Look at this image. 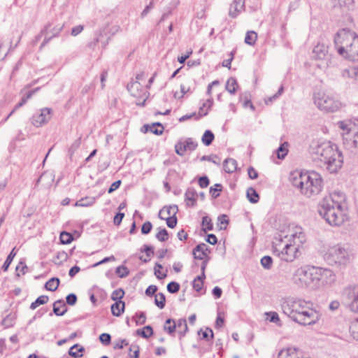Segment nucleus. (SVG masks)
I'll list each match as a JSON object with an SVG mask.
<instances>
[{
	"mask_svg": "<svg viewBox=\"0 0 358 358\" xmlns=\"http://www.w3.org/2000/svg\"><path fill=\"white\" fill-rule=\"evenodd\" d=\"M309 152L315 164L330 173H337L343 166V154L337 145L331 141L314 140Z\"/></svg>",
	"mask_w": 358,
	"mask_h": 358,
	"instance_id": "1",
	"label": "nucleus"
},
{
	"mask_svg": "<svg viewBox=\"0 0 358 358\" xmlns=\"http://www.w3.org/2000/svg\"><path fill=\"white\" fill-rule=\"evenodd\" d=\"M305 241V234L301 228L282 232L273 243V252L282 260L291 262L297 257L300 245Z\"/></svg>",
	"mask_w": 358,
	"mask_h": 358,
	"instance_id": "2",
	"label": "nucleus"
},
{
	"mask_svg": "<svg viewBox=\"0 0 358 358\" xmlns=\"http://www.w3.org/2000/svg\"><path fill=\"white\" fill-rule=\"evenodd\" d=\"M289 180L293 187L308 198L319 194L323 188L322 178L315 171H294L290 175Z\"/></svg>",
	"mask_w": 358,
	"mask_h": 358,
	"instance_id": "3",
	"label": "nucleus"
},
{
	"mask_svg": "<svg viewBox=\"0 0 358 358\" xmlns=\"http://www.w3.org/2000/svg\"><path fill=\"white\" fill-rule=\"evenodd\" d=\"M344 200L343 193H334L320 203L318 213L329 225L340 226L343 223L342 201Z\"/></svg>",
	"mask_w": 358,
	"mask_h": 358,
	"instance_id": "4",
	"label": "nucleus"
},
{
	"mask_svg": "<svg viewBox=\"0 0 358 358\" xmlns=\"http://www.w3.org/2000/svg\"><path fill=\"white\" fill-rule=\"evenodd\" d=\"M338 53L352 61L358 60V36L347 29L339 30L334 37Z\"/></svg>",
	"mask_w": 358,
	"mask_h": 358,
	"instance_id": "5",
	"label": "nucleus"
},
{
	"mask_svg": "<svg viewBox=\"0 0 358 358\" xmlns=\"http://www.w3.org/2000/svg\"><path fill=\"white\" fill-rule=\"evenodd\" d=\"M352 253L346 244H336L330 246L324 255L327 264L339 268H343L350 263Z\"/></svg>",
	"mask_w": 358,
	"mask_h": 358,
	"instance_id": "6",
	"label": "nucleus"
},
{
	"mask_svg": "<svg viewBox=\"0 0 358 358\" xmlns=\"http://www.w3.org/2000/svg\"><path fill=\"white\" fill-rule=\"evenodd\" d=\"M291 280L299 288L317 289L315 266H303L296 268Z\"/></svg>",
	"mask_w": 358,
	"mask_h": 358,
	"instance_id": "7",
	"label": "nucleus"
},
{
	"mask_svg": "<svg viewBox=\"0 0 358 358\" xmlns=\"http://www.w3.org/2000/svg\"><path fill=\"white\" fill-rule=\"evenodd\" d=\"M337 124L342 130L343 143L345 149L358 154V125L346 121H339Z\"/></svg>",
	"mask_w": 358,
	"mask_h": 358,
	"instance_id": "8",
	"label": "nucleus"
},
{
	"mask_svg": "<svg viewBox=\"0 0 358 358\" xmlns=\"http://www.w3.org/2000/svg\"><path fill=\"white\" fill-rule=\"evenodd\" d=\"M307 301L301 298L287 297L282 299L280 306L282 313L292 321H294L301 310L303 309L304 306L308 304Z\"/></svg>",
	"mask_w": 358,
	"mask_h": 358,
	"instance_id": "9",
	"label": "nucleus"
},
{
	"mask_svg": "<svg viewBox=\"0 0 358 358\" xmlns=\"http://www.w3.org/2000/svg\"><path fill=\"white\" fill-rule=\"evenodd\" d=\"M307 303L304 306L306 308L301 310L300 313L294 321L303 326L315 324L320 320L322 315L313 302L308 301Z\"/></svg>",
	"mask_w": 358,
	"mask_h": 358,
	"instance_id": "10",
	"label": "nucleus"
},
{
	"mask_svg": "<svg viewBox=\"0 0 358 358\" xmlns=\"http://www.w3.org/2000/svg\"><path fill=\"white\" fill-rule=\"evenodd\" d=\"M314 103L319 109L325 112H334L341 107V103L338 100L323 92L314 94Z\"/></svg>",
	"mask_w": 358,
	"mask_h": 358,
	"instance_id": "11",
	"label": "nucleus"
},
{
	"mask_svg": "<svg viewBox=\"0 0 358 358\" xmlns=\"http://www.w3.org/2000/svg\"><path fill=\"white\" fill-rule=\"evenodd\" d=\"M312 57L314 59L320 61L317 66L321 69L325 70L331 64V55L329 54V47L324 43H318L315 46Z\"/></svg>",
	"mask_w": 358,
	"mask_h": 358,
	"instance_id": "12",
	"label": "nucleus"
},
{
	"mask_svg": "<svg viewBox=\"0 0 358 358\" xmlns=\"http://www.w3.org/2000/svg\"><path fill=\"white\" fill-rule=\"evenodd\" d=\"M315 271L317 289L325 285H329L334 282L335 274L331 270L315 266Z\"/></svg>",
	"mask_w": 358,
	"mask_h": 358,
	"instance_id": "13",
	"label": "nucleus"
},
{
	"mask_svg": "<svg viewBox=\"0 0 358 358\" xmlns=\"http://www.w3.org/2000/svg\"><path fill=\"white\" fill-rule=\"evenodd\" d=\"M52 109L50 108H41L31 117V124L36 127H40L48 123L51 118Z\"/></svg>",
	"mask_w": 358,
	"mask_h": 358,
	"instance_id": "14",
	"label": "nucleus"
},
{
	"mask_svg": "<svg viewBox=\"0 0 358 358\" xmlns=\"http://www.w3.org/2000/svg\"><path fill=\"white\" fill-rule=\"evenodd\" d=\"M198 146V143L192 138L180 140L175 145V150L177 155L183 156L186 151H193Z\"/></svg>",
	"mask_w": 358,
	"mask_h": 358,
	"instance_id": "15",
	"label": "nucleus"
},
{
	"mask_svg": "<svg viewBox=\"0 0 358 358\" xmlns=\"http://www.w3.org/2000/svg\"><path fill=\"white\" fill-rule=\"evenodd\" d=\"M244 8L245 0H234L230 5L229 15L232 18H235L244 10Z\"/></svg>",
	"mask_w": 358,
	"mask_h": 358,
	"instance_id": "16",
	"label": "nucleus"
},
{
	"mask_svg": "<svg viewBox=\"0 0 358 358\" xmlns=\"http://www.w3.org/2000/svg\"><path fill=\"white\" fill-rule=\"evenodd\" d=\"M127 90L131 95L136 97H141L145 95L141 84L138 81H134L127 85Z\"/></svg>",
	"mask_w": 358,
	"mask_h": 358,
	"instance_id": "17",
	"label": "nucleus"
},
{
	"mask_svg": "<svg viewBox=\"0 0 358 358\" xmlns=\"http://www.w3.org/2000/svg\"><path fill=\"white\" fill-rule=\"evenodd\" d=\"M207 252H210L208 246L205 243H200L193 249L194 257L199 260H203L207 257Z\"/></svg>",
	"mask_w": 358,
	"mask_h": 358,
	"instance_id": "18",
	"label": "nucleus"
},
{
	"mask_svg": "<svg viewBox=\"0 0 358 358\" xmlns=\"http://www.w3.org/2000/svg\"><path fill=\"white\" fill-rule=\"evenodd\" d=\"M178 211V208L176 205L164 206L159 210V217L160 219H164V217H174L176 216Z\"/></svg>",
	"mask_w": 358,
	"mask_h": 358,
	"instance_id": "19",
	"label": "nucleus"
},
{
	"mask_svg": "<svg viewBox=\"0 0 358 358\" xmlns=\"http://www.w3.org/2000/svg\"><path fill=\"white\" fill-rule=\"evenodd\" d=\"M197 193L194 188L189 187L185 192V201L186 202V205L187 206L193 207L196 204V197L197 196Z\"/></svg>",
	"mask_w": 358,
	"mask_h": 358,
	"instance_id": "20",
	"label": "nucleus"
},
{
	"mask_svg": "<svg viewBox=\"0 0 358 358\" xmlns=\"http://www.w3.org/2000/svg\"><path fill=\"white\" fill-rule=\"evenodd\" d=\"M349 294L351 299L350 310L353 312H358V285L355 286Z\"/></svg>",
	"mask_w": 358,
	"mask_h": 358,
	"instance_id": "21",
	"label": "nucleus"
},
{
	"mask_svg": "<svg viewBox=\"0 0 358 358\" xmlns=\"http://www.w3.org/2000/svg\"><path fill=\"white\" fill-rule=\"evenodd\" d=\"M67 307L62 299H59L53 303V313L57 316H62L67 312Z\"/></svg>",
	"mask_w": 358,
	"mask_h": 358,
	"instance_id": "22",
	"label": "nucleus"
},
{
	"mask_svg": "<svg viewBox=\"0 0 358 358\" xmlns=\"http://www.w3.org/2000/svg\"><path fill=\"white\" fill-rule=\"evenodd\" d=\"M176 322V328L179 334V338L182 339L188 331L187 321L185 318L179 319Z\"/></svg>",
	"mask_w": 358,
	"mask_h": 358,
	"instance_id": "23",
	"label": "nucleus"
},
{
	"mask_svg": "<svg viewBox=\"0 0 358 358\" xmlns=\"http://www.w3.org/2000/svg\"><path fill=\"white\" fill-rule=\"evenodd\" d=\"M237 169V162L233 158H227L223 162V169L226 173H231Z\"/></svg>",
	"mask_w": 358,
	"mask_h": 358,
	"instance_id": "24",
	"label": "nucleus"
},
{
	"mask_svg": "<svg viewBox=\"0 0 358 358\" xmlns=\"http://www.w3.org/2000/svg\"><path fill=\"white\" fill-rule=\"evenodd\" d=\"M125 303L122 300L117 301L111 306V313L113 315L119 317L124 312Z\"/></svg>",
	"mask_w": 358,
	"mask_h": 358,
	"instance_id": "25",
	"label": "nucleus"
},
{
	"mask_svg": "<svg viewBox=\"0 0 358 358\" xmlns=\"http://www.w3.org/2000/svg\"><path fill=\"white\" fill-rule=\"evenodd\" d=\"M85 348L83 346H80L79 344H75L71 346L69 350V355L74 358H79L83 356L82 354H79V352H84Z\"/></svg>",
	"mask_w": 358,
	"mask_h": 358,
	"instance_id": "26",
	"label": "nucleus"
},
{
	"mask_svg": "<svg viewBox=\"0 0 358 358\" xmlns=\"http://www.w3.org/2000/svg\"><path fill=\"white\" fill-rule=\"evenodd\" d=\"M59 282V279L58 278L54 277L46 282L45 287L48 291L54 292L58 288Z\"/></svg>",
	"mask_w": 358,
	"mask_h": 358,
	"instance_id": "27",
	"label": "nucleus"
},
{
	"mask_svg": "<svg viewBox=\"0 0 358 358\" xmlns=\"http://www.w3.org/2000/svg\"><path fill=\"white\" fill-rule=\"evenodd\" d=\"M164 329L169 334L175 333L176 329V322L173 319H167L165 322Z\"/></svg>",
	"mask_w": 358,
	"mask_h": 358,
	"instance_id": "28",
	"label": "nucleus"
},
{
	"mask_svg": "<svg viewBox=\"0 0 358 358\" xmlns=\"http://www.w3.org/2000/svg\"><path fill=\"white\" fill-rule=\"evenodd\" d=\"M95 201H96L95 197L86 196L85 198H82L81 199L77 201L76 202L75 206H81V207H87V206H92L93 203H94Z\"/></svg>",
	"mask_w": 358,
	"mask_h": 358,
	"instance_id": "29",
	"label": "nucleus"
},
{
	"mask_svg": "<svg viewBox=\"0 0 358 358\" xmlns=\"http://www.w3.org/2000/svg\"><path fill=\"white\" fill-rule=\"evenodd\" d=\"M238 87V83L236 78L231 77L229 78L226 83V90L230 93L234 94Z\"/></svg>",
	"mask_w": 358,
	"mask_h": 358,
	"instance_id": "30",
	"label": "nucleus"
},
{
	"mask_svg": "<svg viewBox=\"0 0 358 358\" xmlns=\"http://www.w3.org/2000/svg\"><path fill=\"white\" fill-rule=\"evenodd\" d=\"M247 197L252 203H257L259 199L258 193L253 187H250L247 189Z\"/></svg>",
	"mask_w": 358,
	"mask_h": 358,
	"instance_id": "31",
	"label": "nucleus"
},
{
	"mask_svg": "<svg viewBox=\"0 0 358 358\" xmlns=\"http://www.w3.org/2000/svg\"><path fill=\"white\" fill-rule=\"evenodd\" d=\"M214 138L213 133L210 130H206L202 136L201 141L205 145L208 146L213 143Z\"/></svg>",
	"mask_w": 358,
	"mask_h": 358,
	"instance_id": "32",
	"label": "nucleus"
},
{
	"mask_svg": "<svg viewBox=\"0 0 358 358\" xmlns=\"http://www.w3.org/2000/svg\"><path fill=\"white\" fill-rule=\"evenodd\" d=\"M48 296L46 295H41L39 297H38L35 301L32 302L30 305V308L31 310L36 309L38 306L43 305L48 303Z\"/></svg>",
	"mask_w": 358,
	"mask_h": 358,
	"instance_id": "33",
	"label": "nucleus"
},
{
	"mask_svg": "<svg viewBox=\"0 0 358 358\" xmlns=\"http://www.w3.org/2000/svg\"><path fill=\"white\" fill-rule=\"evenodd\" d=\"M288 143L285 142L280 145V147L277 149V157L280 159H282L285 157L288 152Z\"/></svg>",
	"mask_w": 358,
	"mask_h": 358,
	"instance_id": "34",
	"label": "nucleus"
},
{
	"mask_svg": "<svg viewBox=\"0 0 358 358\" xmlns=\"http://www.w3.org/2000/svg\"><path fill=\"white\" fill-rule=\"evenodd\" d=\"M202 230L204 232L207 231H212L213 229V224L212 223L211 219L208 216H204L202 218Z\"/></svg>",
	"mask_w": 358,
	"mask_h": 358,
	"instance_id": "35",
	"label": "nucleus"
},
{
	"mask_svg": "<svg viewBox=\"0 0 358 358\" xmlns=\"http://www.w3.org/2000/svg\"><path fill=\"white\" fill-rule=\"evenodd\" d=\"M136 332L141 337L148 338L153 334V329L151 326L148 325L144 327L143 329H138Z\"/></svg>",
	"mask_w": 358,
	"mask_h": 358,
	"instance_id": "36",
	"label": "nucleus"
},
{
	"mask_svg": "<svg viewBox=\"0 0 358 358\" xmlns=\"http://www.w3.org/2000/svg\"><path fill=\"white\" fill-rule=\"evenodd\" d=\"M257 38V34L254 31H250L246 33L245 37V43L252 45L255 43Z\"/></svg>",
	"mask_w": 358,
	"mask_h": 358,
	"instance_id": "37",
	"label": "nucleus"
},
{
	"mask_svg": "<svg viewBox=\"0 0 358 358\" xmlns=\"http://www.w3.org/2000/svg\"><path fill=\"white\" fill-rule=\"evenodd\" d=\"M166 297L163 293H158L155 295V303L160 309L165 306Z\"/></svg>",
	"mask_w": 358,
	"mask_h": 358,
	"instance_id": "38",
	"label": "nucleus"
},
{
	"mask_svg": "<svg viewBox=\"0 0 358 358\" xmlns=\"http://www.w3.org/2000/svg\"><path fill=\"white\" fill-rule=\"evenodd\" d=\"M350 332L355 339L358 340V317L351 322Z\"/></svg>",
	"mask_w": 358,
	"mask_h": 358,
	"instance_id": "39",
	"label": "nucleus"
},
{
	"mask_svg": "<svg viewBox=\"0 0 358 358\" xmlns=\"http://www.w3.org/2000/svg\"><path fill=\"white\" fill-rule=\"evenodd\" d=\"M59 238L62 244H69L73 240L72 234L66 231H62Z\"/></svg>",
	"mask_w": 358,
	"mask_h": 358,
	"instance_id": "40",
	"label": "nucleus"
},
{
	"mask_svg": "<svg viewBox=\"0 0 358 358\" xmlns=\"http://www.w3.org/2000/svg\"><path fill=\"white\" fill-rule=\"evenodd\" d=\"M15 250V248L11 250V252H10V254L8 255L5 262L3 263V266H2V270L3 271H6L10 266V264H11L13 258L15 257V256L16 255V253L14 252Z\"/></svg>",
	"mask_w": 358,
	"mask_h": 358,
	"instance_id": "41",
	"label": "nucleus"
},
{
	"mask_svg": "<svg viewBox=\"0 0 358 358\" xmlns=\"http://www.w3.org/2000/svg\"><path fill=\"white\" fill-rule=\"evenodd\" d=\"M156 238L162 242H164L169 238V233L165 228H159V231L155 236Z\"/></svg>",
	"mask_w": 358,
	"mask_h": 358,
	"instance_id": "42",
	"label": "nucleus"
},
{
	"mask_svg": "<svg viewBox=\"0 0 358 358\" xmlns=\"http://www.w3.org/2000/svg\"><path fill=\"white\" fill-rule=\"evenodd\" d=\"M202 335V338L206 339L207 341L212 340L214 337L213 331L210 328H206L205 331H203L201 329L198 331V334Z\"/></svg>",
	"mask_w": 358,
	"mask_h": 358,
	"instance_id": "43",
	"label": "nucleus"
},
{
	"mask_svg": "<svg viewBox=\"0 0 358 358\" xmlns=\"http://www.w3.org/2000/svg\"><path fill=\"white\" fill-rule=\"evenodd\" d=\"M273 259L270 256H264L261 259V264L265 269H271L272 267Z\"/></svg>",
	"mask_w": 358,
	"mask_h": 358,
	"instance_id": "44",
	"label": "nucleus"
},
{
	"mask_svg": "<svg viewBox=\"0 0 358 358\" xmlns=\"http://www.w3.org/2000/svg\"><path fill=\"white\" fill-rule=\"evenodd\" d=\"M205 278L198 275L193 281V287L196 292L201 290Z\"/></svg>",
	"mask_w": 358,
	"mask_h": 358,
	"instance_id": "45",
	"label": "nucleus"
},
{
	"mask_svg": "<svg viewBox=\"0 0 358 358\" xmlns=\"http://www.w3.org/2000/svg\"><path fill=\"white\" fill-rule=\"evenodd\" d=\"M266 315L270 317V318L268 319L269 322L275 323V324H278V326L281 325L279 315L276 312H274V311L268 312V313H266Z\"/></svg>",
	"mask_w": 358,
	"mask_h": 358,
	"instance_id": "46",
	"label": "nucleus"
},
{
	"mask_svg": "<svg viewBox=\"0 0 358 358\" xmlns=\"http://www.w3.org/2000/svg\"><path fill=\"white\" fill-rule=\"evenodd\" d=\"M124 290L121 288H119L113 292L111 294V299L116 302L117 301L121 300L124 297Z\"/></svg>",
	"mask_w": 358,
	"mask_h": 358,
	"instance_id": "47",
	"label": "nucleus"
},
{
	"mask_svg": "<svg viewBox=\"0 0 358 358\" xmlns=\"http://www.w3.org/2000/svg\"><path fill=\"white\" fill-rule=\"evenodd\" d=\"M81 143V138H78L73 141V143L71 145L69 148V154L71 157L74 152L78 150Z\"/></svg>",
	"mask_w": 358,
	"mask_h": 358,
	"instance_id": "48",
	"label": "nucleus"
},
{
	"mask_svg": "<svg viewBox=\"0 0 358 358\" xmlns=\"http://www.w3.org/2000/svg\"><path fill=\"white\" fill-rule=\"evenodd\" d=\"M115 273L120 278H125L129 275V270L124 266H120L116 268Z\"/></svg>",
	"mask_w": 358,
	"mask_h": 358,
	"instance_id": "49",
	"label": "nucleus"
},
{
	"mask_svg": "<svg viewBox=\"0 0 358 358\" xmlns=\"http://www.w3.org/2000/svg\"><path fill=\"white\" fill-rule=\"evenodd\" d=\"M201 161H209L213 162L215 164L220 165V159L215 155H204L201 159Z\"/></svg>",
	"mask_w": 358,
	"mask_h": 358,
	"instance_id": "50",
	"label": "nucleus"
},
{
	"mask_svg": "<svg viewBox=\"0 0 358 358\" xmlns=\"http://www.w3.org/2000/svg\"><path fill=\"white\" fill-rule=\"evenodd\" d=\"M180 284L176 282H171L167 285V290L169 293L174 294L179 291Z\"/></svg>",
	"mask_w": 358,
	"mask_h": 358,
	"instance_id": "51",
	"label": "nucleus"
},
{
	"mask_svg": "<svg viewBox=\"0 0 358 358\" xmlns=\"http://www.w3.org/2000/svg\"><path fill=\"white\" fill-rule=\"evenodd\" d=\"M99 341L104 345H109L111 342V336L109 334L103 333L99 336Z\"/></svg>",
	"mask_w": 358,
	"mask_h": 358,
	"instance_id": "52",
	"label": "nucleus"
},
{
	"mask_svg": "<svg viewBox=\"0 0 358 358\" xmlns=\"http://www.w3.org/2000/svg\"><path fill=\"white\" fill-rule=\"evenodd\" d=\"M215 187H211L210 188V193L211 194L213 198H217L220 196V192L222 191V185L221 184H215Z\"/></svg>",
	"mask_w": 358,
	"mask_h": 358,
	"instance_id": "53",
	"label": "nucleus"
},
{
	"mask_svg": "<svg viewBox=\"0 0 358 358\" xmlns=\"http://www.w3.org/2000/svg\"><path fill=\"white\" fill-rule=\"evenodd\" d=\"M163 220H166L167 226L171 229L176 226L178 222L176 216L164 217Z\"/></svg>",
	"mask_w": 358,
	"mask_h": 358,
	"instance_id": "54",
	"label": "nucleus"
},
{
	"mask_svg": "<svg viewBox=\"0 0 358 358\" xmlns=\"http://www.w3.org/2000/svg\"><path fill=\"white\" fill-rule=\"evenodd\" d=\"M207 114H208V110H206V112H204L201 114H199V116H196V113H193L190 115H185L182 116L181 117H180L179 121L185 122L189 119H191L192 117H194V116L196 117V119L198 120L201 116L206 115Z\"/></svg>",
	"mask_w": 358,
	"mask_h": 358,
	"instance_id": "55",
	"label": "nucleus"
},
{
	"mask_svg": "<svg viewBox=\"0 0 358 358\" xmlns=\"http://www.w3.org/2000/svg\"><path fill=\"white\" fill-rule=\"evenodd\" d=\"M129 357L134 358L139 357V347L138 345H131L129 348Z\"/></svg>",
	"mask_w": 358,
	"mask_h": 358,
	"instance_id": "56",
	"label": "nucleus"
},
{
	"mask_svg": "<svg viewBox=\"0 0 358 358\" xmlns=\"http://www.w3.org/2000/svg\"><path fill=\"white\" fill-rule=\"evenodd\" d=\"M135 320L136 325L143 324L146 320L145 313L144 312H141L139 314H136Z\"/></svg>",
	"mask_w": 358,
	"mask_h": 358,
	"instance_id": "57",
	"label": "nucleus"
},
{
	"mask_svg": "<svg viewBox=\"0 0 358 358\" xmlns=\"http://www.w3.org/2000/svg\"><path fill=\"white\" fill-rule=\"evenodd\" d=\"M152 228V224L150 222L147 221L144 222L141 227V233L143 234H148L150 232Z\"/></svg>",
	"mask_w": 358,
	"mask_h": 358,
	"instance_id": "58",
	"label": "nucleus"
},
{
	"mask_svg": "<svg viewBox=\"0 0 358 358\" xmlns=\"http://www.w3.org/2000/svg\"><path fill=\"white\" fill-rule=\"evenodd\" d=\"M66 303L70 306H73L76 303L77 296L75 294H69L66 297Z\"/></svg>",
	"mask_w": 358,
	"mask_h": 358,
	"instance_id": "59",
	"label": "nucleus"
},
{
	"mask_svg": "<svg viewBox=\"0 0 358 358\" xmlns=\"http://www.w3.org/2000/svg\"><path fill=\"white\" fill-rule=\"evenodd\" d=\"M162 268V264H160L159 263H156L155 264V275L157 276V278L159 279H163L164 278L166 277V273H164L162 274V275H160L159 274L161 273L160 272V269Z\"/></svg>",
	"mask_w": 358,
	"mask_h": 358,
	"instance_id": "60",
	"label": "nucleus"
},
{
	"mask_svg": "<svg viewBox=\"0 0 358 358\" xmlns=\"http://www.w3.org/2000/svg\"><path fill=\"white\" fill-rule=\"evenodd\" d=\"M124 217V213H120V212L117 213L113 218L114 224L116 226H119L121 224Z\"/></svg>",
	"mask_w": 358,
	"mask_h": 358,
	"instance_id": "61",
	"label": "nucleus"
},
{
	"mask_svg": "<svg viewBox=\"0 0 358 358\" xmlns=\"http://www.w3.org/2000/svg\"><path fill=\"white\" fill-rule=\"evenodd\" d=\"M199 185L201 188L207 187L209 185V179L207 176H201L199 178Z\"/></svg>",
	"mask_w": 358,
	"mask_h": 358,
	"instance_id": "62",
	"label": "nucleus"
},
{
	"mask_svg": "<svg viewBox=\"0 0 358 358\" xmlns=\"http://www.w3.org/2000/svg\"><path fill=\"white\" fill-rule=\"evenodd\" d=\"M341 7H347L350 8L353 6L354 0H338Z\"/></svg>",
	"mask_w": 358,
	"mask_h": 358,
	"instance_id": "63",
	"label": "nucleus"
},
{
	"mask_svg": "<svg viewBox=\"0 0 358 358\" xmlns=\"http://www.w3.org/2000/svg\"><path fill=\"white\" fill-rule=\"evenodd\" d=\"M1 324L6 328L12 327L13 324V317L7 316L2 320Z\"/></svg>",
	"mask_w": 358,
	"mask_h": 358,
	"instance_id": "64",
	"label": "nucleus"
}]
</instances>
